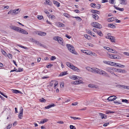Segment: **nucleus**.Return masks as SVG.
<instances>
[{
  "label": "nucleus",
  "mask_w": 129,
  "mask_h": 129,
  "mask_svg": "<svg viewBox=\"0 0 129 129\" xmlns=\"http://www.w3.org/2000/svg\"><path fill=\"white\" fill-rule=\"evenodd\" d=\"M10 28L15 30L25 35L28 34V32L26 30L21 28L12 25L10 26Z\"/></svg>",
  "instance_id": "1"
},
{
  "label": "nucleus",
  "mask_w": 129,
  "mask_h": 129,
  "mask_svg": "<svg viewBox=\"0 0 129 129\" xmlns=\"http://www.w3.org/2000/svg\"><path fill=\"white\" fill-rule=\"evenodd\" d=\"M66 46L71 52L74 54H77V53L75 52L74 48L72 45L70 44H67Z\"/></svg>",
  "instance_id": "2"
},
{
  "label": "nucleus",
  "mask_w": 129,
  "mask_h": 129,
  "mask_svg": "<svg viewBox=\"0 0 129 129\" xmlns=\"http://www.w3.org/2000/svg\"><path fill=\"white\" fill-rule=\"evenodd\" d=\"M91 25L94 27L100 29L102 27V25L96 22H93L91 24Z\"/></svg>",
  "instance_id": "3"
},
{
  "label": "nucleus",
  "mask_w": 129,
  "mask_h": 129,
  "mask_svg": "<svg viewBox=\"0 0 129 129\" xmlns=\"http://www.w3.org/2000/svg\"><path fill=\"white\" fill-rule=\"evenodd\" d=\"M20 111L18 115V117L20 119H22V117H23V109L22 107L20 108Z\"/></svg>",
  "instance_id": "4"
},
{
  "label": "nucleus",
  "mask_w": 129,
  "mask_h": 129,
  "mask_svg": "<svg viewBox=\"0 0 129 129\" xmlns=\"http://www.w3.org/2000/svg\"><path fill=\"white\" fill-rule=\"evenodd\" d=\"M116 98V97L115 96H111L108 97L107 100L109 101H112L115 100Z\"/></svg>",
  "instance_id": "5"
},
{
  "label": "nucleus",
  "mask_w": 129,
  "mask_h": 129,
  "mask_svg": "<svg viewBox=\"0 0 129 129\" xmlns=\"http://www.w3.org/2000/svg\"><path fill=\"white\" fill-rule=\"evenodd\" d=\"M114 71L116 72L122 73H126V71L125 70H122L120 69H116V70H114Z\"/></svg>",
  "instance_id": "6"
},
{
  "label": "nucleus",
  "mask_w": 129,
  "mask_h": 129,
  "mask_svg": "<svg viewBox=\"0 0 129 129\" xmlns=\"http://www.w3.org/2000/svg\"><path fill=\"white\" fill-rule=\"evenodd\" d=\"M106 70L107 71L110 73H111L112 70H114H114H116V68H114L113 67H112L111 68L108 67L106 68Z\"/></svg>",
  "instance_id": "7"
},
{
  "label": "nucleus",
  "mask_w": 129,
  "mask_h": 129,
  "mask_svg": "<svg viewBox=\"0 0 129 129\" xmlns=\"http://www.w3.org/2000/svg\"><path fill=\"white\" fill-rule=\"evenodd\" d=\"M19 9H18L13 10H12V12L11 13V15H13L14 14H16L18 13L19 12Z\"/></svg>",
  "instance_id": "8"
},
{
  "label": "nucleus",
  "mask_w": 129,
  "mask_h": 129,
  "mask_svg": "<svg viewBox=\"0 0 129 129\" xmlns=\"http://www.w3.org/2000/svg\"><path fill=\"white\" fill-rule=\"evenodd\" d=\"M72 69L75 71L77 72H80V70L79 69L74 66H73V67H72Z\"/></svg>",
  "instance_id": "9"
},
{
  "label": "nucleus",
  "mask_w": 129,
  "mask_h": 129,
  "mask_svg": "<svg viewBox=\"0 0 129 129\" xmlns=\"http://www.w3.org/2000/svg\"><path fill=\"white\" fill-rule=\"evenodd\" d=\"M82 83L81 80H78L76 81H74L71 82V83L72 84H76L80 83Z\"/></svg>",
  "instance_id": "10"
},
{
  "label": "nucleus",
  "mask_w": 129,
  "mask_h": 129,
  "mask_svg": "<svg viewBox=\"0 0 129 129\" xmlns=\"http://www.w3.org/2000/svg\"><path fill=\"white\" fill-rule=\"evenodd\" d=\"M96 69H97V72L96 73L97 74H99L100 75H102L103 72L104 71H103L100 69H98L97 68H96Z\"/></svg>",
  "instance_id": "11"
},
{
  "label": "nucleus",
  "mask_w": 129,
  "mask_h": 129,
  "mask_svg": "<svg viewBox=\"0 0 129 129\" xmlns=\"http://www.w3.org/2000/svg\"><path fill=\"white\" fill-rule=\"evenodd\" d=\"M86 31L88 33L90 34L91 35L93 36V37H96V36L94 35V33L91 32L89 30H86Z\"/></svg>",
  "instance_id": "12"
},
{
  "label": "nucleus",
  "mask_w": 129,
  "mask_h": 129,
  "mask_svg": "<svg viewBox=\"0 0 129 129\" xmlns=\"http://www.w3.org/2000/svg\"><path fill=\"white\" fill-rule=\"evenodd\" d=\"M102 75L104 76L107 77L108 78H110V76L109 74L106 73V72L104 71H103Z\"/></svg>",
  "instance_id": "13"
},
{
  "label": "nucleus",
  "mask_w": 129,
  "mask_h": 129,
  "mask_svg": "<svg viewBox=\"0 0 129 129\" xmlns=\"http://www.w3.org/2000/svg\"><path fill=\"white\" fill-rule=\"evenodd\" d=\"M71 77H70V78L71 79L74 80H75L76 79H78L79 78V79L81 78V77L80 78L79 77L74 75H73L72 76H71Z\"/></svg>",
  "instance_id": "14"
},
{
  "label": "nucleus",
  "mask_w": 129,
  "mask_h": 129,
  "mask_svg": "<svg viewBox=\"0 0 129 129\" xmlns=\"http://www.w3.org/2000/svg\"><path fill=\"white\" fill-rule=\"evenodd\" d=\"M55 105L53 103H52L51 105H50L46 107H45V108L46 109H48L52 107H53L55 106Z\"/></svg>",
  "instance_id": "15"
},
{
  "label": "nucleus",
  "mask_w": 129,
  "mask_h": 129,
  "mask_svg": "<svg viewBox=\"0 0 129 129\" xmlns=\"http://www.w3.org/2000/svg\"><path fill=\"white\" fill-rule=\"evenodd\" d=\"M120 4L121 5H126L127 3V0H120Z\"/></svg>",
  "instance_id": "16"
},
{
  "label": "nucleus",
  "mask_w": 129,
  "mask_h": 129,
  "mask_svg": "<svg viewBox=\"0 0 129 129\" xmlns=\"http://www.w3.org/2000/svg\"><path fill=\"white\" fill-rule=\"evenodd\" d=\"M99 115L100 116L102 119H103V118L106 119L107 118V116L104 114L102 113H99Z\"/></svg>",
  "instance_id": "17"
},
{
  "label": "nucleus",
  "mask_w": 129,
  "mask_h": 129,
  "mask_svg": "<svg viewBox=\"0 0 129 129\" xmlns=\"http://www.w3.org/2000/svg\"><path fill=\"white\" fill-rule=\"evenodd\" d=\"M66 64L67 66L72 69V67H73L74 65L70 62H67L66 63Z\"/></svg>",
  "instance_id": "18"
},
{
  "label": "nucleus",
  "mask_w": 129,
  "mask_h": 129,
  "mask_svg": "<svg viewBox=\"0 0 129 129\" xmlns=\"http://www.w3.org/2000/svg\"><path fill=\"white\" fill-rule=\"evenodd\" d=\"M90 12L92 13L96 14H99L100 13V11L94 10H91Z\"/></svg>",
  "instance_id": "19"
},
{
  "label": "nucleus",
  "mask_w": 129,
  "mask_h": 129,
  "mask_svg": "<svg viewBox=\"0 0 129 129\" xmlns=\"http://www.w3.org/2000/svg\"><path fill=\"white\" fill-rule=\"evenodd\" d=\"M57 25L58 26L60 27H65V25H64L63 24L60 22H58L57 23Z\"/></svg>",
  "instance_id": "20"
},
{
  "label": "nucleus",
  "mask_w": 129,
  "mask_h": 129,
  "mask_svg": "<svg viewBox=\"0 0 129 129\" xmlns=\"http://www.w3.org/2000/svg\"><path fill=\"white\" fill-rule=\"evenodd\" d=\"M48 119H46V118H44L39 123L41 124H43L44 123L46 122L47 121H48Z\"/></svg>",
  "instance_id": "21"
},
{
  "label": "nucleus",
  "mask_w": 129,
  "mask_h": 129,
  "mask_svg": "<svg viewBox=\"0 0 129 129\" xmlns=\"http://www.w3.org/2000/svg\"><path fill=\"white\" fill-rule=\"evenodd\" d=\"M46 33L44 32L40 31L38 33V35L40 36H45Z\"/></svg>",
  "instance_id": "22"
},
{
  "label": "nucleus",
  "mask_w": 129,
  "mask_h": 129,
  "mask_svg": "<svg viewBox=\"0 0 129 129\" xmlns=\"http://www.w3.org/2000/svg\"><path fill=\"white\" fill-rule=\"evenodd\" d=\"M92 17L96 20H98L99 19V17L96 14H92Z\"/></svg>",
  "instance_id": "23"
},
{
  "label": "nucleus",
  "mask_w": 129,
  "mask_h": 129,
  "mask_svg": "<svg viewBox=\"0 0 129 129\" xmlns=\"http://www.w3.org/2000/svg\"><path fill=\"white\" fill-rule=\"evenodd\" d=\"M53 3L55 5H56L57 7H59L60 6V4L59 3L56 1H53Z\"/></svg>",
  "instance_id": "24"
},
{
  "label": "nucleus",
  "mask_w": 129,
  "mask_h": 129,
  "mask_svg": "<svg viewBox=\"0 0 129 129\" xmlns=\"http://www.w3.org/2000/svg\"><path fill=\"white\" fill-rule=\"evenodd\" d=\"M114 59H119L121 58V57L120 56H118L117 54H114Z\"/></svg>",
  "instance_id": "25"
},
{
  "label": "nucleus",
  "mask_w": 129,
  "mask_h": 129,
  "mask_svg": "<svg viewBox=\"0 0 129 129\" xmlns=\"http://www.w3.org/2000/svg\"><path fill=\"white\" fill-rule=\"evenodd\" d=\"M36 43L37 45L40 46H41L43 47L44 48H45V46L44 45L41 44V43L39 42V41H36Z\"/></svg>",
  "instance_id": "26"
},
{
  "label": "nucleus",
  "mask_w": 129,
  "mask_h": 129,
  "mask_svg": "<svg viewBox=\"0 0 129 129\" xmlns=\"http://www.w3.org/2000/svg\"><path fill=\"white\" fill-rule=\"evenodd\" d=\"M81 51L82 52L85 53L86 54L88 55H90V53L89 52V51H86L85 50H81Z\"/></svg>",
  "instance_id": "27"
},
{
  "label": "nucleus",
  "mask_w": 129,
  "mask_h": 129,
  "mask_svg": "<svg viewBox=\"0 0 129 129\" xmlns=\"http://www.w3.org/2000/svg\"><path fill=\"white\" fill-rule=\"evenodd\" d=\"M12 90L13 91V92L15 93H20L22 94V93L21 91H19L18 90L16 89H12Z\"/></svg>",
  "instance_id": "28"
},
{
  "label": "nucleus",
  "mask_w": 129,
  "mask_h": 129,
  "mask_svg": "<svg viewBox=\"0 0 129 129\" xmlns=\"http://www.w3.org/2000/svg\"><path fill=\"white\" fill-rule=\"evenodd\" d=\"M115 18H114V17L110 18L108 19V21L112 22L115 20Z\"/></svg>",
  "instance_id": "29"
},
{
  "label": "nucleus",
  "mask_w": 129,
  "mask_h": 129,
  "mask_svg": "<svg viewBox=\"0 0 129 129\" xmlns=\"http://www.w3.org/2000/svg\"><path fill=\"white\" fill-rule=\"evenodd\" d=\"M104 48L105 49H106L109 52H112V51H111V50H112V49H111L110 48L106 46L104 47Z\"/></svg>",
  "instance_id": "30"
},
{
  "label": "nucleus",
  "mask_w": 129,
  "mask_h": 129,
  "mask_svg": "<svg viewBox=\"0 0 129 129\" xmlns=\"http://www.w3.org/2000/svg\"><path fill=\"white\" fill-rule=\"evenodd\" d=\"M67 73V72H61L59 74V76H61L67 74L68 73Z\"/></svg>",
  "instance_id": "31"
},
{
  "label": "nucleus",
  "mask_w": 129,
  "mask_h": 129,
  "mask_svg": "<svg viewBox=\"0 0 129 129\" xmlns=\"http://www.w3.org/2000/svg\"><path fill=\"white\" fill-rule=\"evenodd\" d=\"M108 26L109 27H110L111 28H115L116 27L112 24H109L108 25Z\"/></svg>",
  "instance_id": "32"
},
{
  "label": "nucleus",
  "mask_w": 129,
  "mask_h": 129,
  "mask_svg": "<svg viewBox=\"0 0 129 129\" xmlns=\"http://www.w3.org/2000/svg\"><path fill=\"white\" fill-rule=\"evenodd\" d=\"M97 33L101 37H102V36H103V35L101 31L100 30L97 31Z\"/></svg>",
  "instance_id": "33"
},
{
  "label": "nucleus",
  "mask_w": 129,
  "mask_h": 129,
  "mask_svg": "<svg viewBox=\"0 0 129 129\" xmlns=\"http://www.w3.org/2000/svg\"><path fill=\"white\" fill-rule=\"evenodd\" d=\"M90 72L92 73H96L97 72V69L94 68H91Z\"/></svg>",
  "instance_id": "34"
},
{
  "label": "nucleus",
  "mask_w": 129,
  "mask_h": 129,
  "mask_svg": "<svg viewBox=\"0 0 129 129\" xmlns=\"http://www.w3.org/2000/svg\"><path fill=\"white\" fill-rule=\"evenodd\" d=\"M125 66L124 65L121 64L120 63H118L117 64V67L119 68H124Z\"/></svg>",
  "instance_id": "35"
},
{
  "label": "nucleus",
  "mask_w": 129,
  "mask_h": 129,
  "mask_svg": "<svg viewBox=\"0 0 129 129\" xmlns=\"http://www.w3.org/2000/svg\"><path fill=\"white\" fill-rule=\"evenodd\" d=\"M111 34L110 33H109L108 34V36L106 37V38L108 39H111V38H113V37L111 36H110Z\"/></svg>",
  "instance_id": "36"
},
{
  "label": "nucleus",
  "mask_w": 129,
  "mask_h": 129,
  "mask_svg": "<svg viewBox=\"0 0 129 129\" xmlns=\"http://www.w3.org/2000/svg\"><path fill=\"white\" fill-rule=\"evenodd\" d=\"M84 36L85 38L88 40H90L91 39V37L90 36H88L87 34L84 35Z\"/></svg>",
  "instance_id": "37"
},
{
  "label": "nucleus",
  "mask_w": 129,
  "mask_h": 129,
  "mask_svg": "<svg viewBox=\"0 0 129 129\" xmlns=\"http://www.w3.org/2000/svg\"><path fill=\"white\" fill-rule=\"evenodd\" d=\"M1 52L3 53V54L5 56H7V54L6 53L3 49H1Z\"/></svg>",
  "instance_id": "38"
},
{
  "label": "nucleus",
  "mask_w": 129,
  "mask_h": 129,
  "mask_svg": "<svg viewBox=\"0 0 129 129\" xmlns=\"http://www.w3.org/2000/svg\"><path fill=\"white\" fill-rule=\"evenodd\" d=\"M40 101L42 102L45 103L46 100L43 98H42L39 100Z\"/></svg>",
  "instance_id": "39"
},
{
  "label": "nucleus",
  "mask_w": 129,
  "mask_h": 129,
  "mask_svg": "<svg viewBox=\"0 0 129 129\" xmlns=\"http://www.w3.org/2000/svg\"><path fill=\"white\" fill-rule=\"evenodd\" d=\"M72 17L73 18H77V19L79 21H81L82 20V19L80 17H79L78 16L77 17H74L72 16Z\"/></svg>",
  "instance_id": "40"
},
{
  "label": "nucleus",
  "mask_w": 129,
  "mask_h": 129,
  "mask_svg": "<svg viewBox=\"0 0 129 129\" xmlns=\"http://www.w3.org/2000/svg\"><path fill=\"white\" fill-rule=\"evenodd\" d=\"M7 56L9 58L11 59L12 58V54H11L9 53L8 54Z\"/></svg>",
  "instance_id": "41"
},
{
  "label": "nucleus",
  "mask_w": 129,
  "mask_h": 129,
  "mask_svg": "<svg viewBox=\"0 0 129 129\" xmlns=\"http://www.w3.org/2000/svg\"><path fill=\"white\" fill-rule=\"evenodd\" d=\"M90 5L91 7H96V5L94 3H92L90 4Z\"/></svg>",
  "instance_id": "42"
},
{
  "label": "nucleus",
  "mask_w": 129,
  "mask_h": 129,
  "mask_svg": "<svg viewBox=\"0 0 129 129\" xmlns=\"http://www.w3.org/2000/svg\"><path fill=\"white\" fill-rule=\"evenodd\" d=\"M114 112L113 111H111L109 110L107 111L106 112V113L107 114H108L109 113H114Z\"/></svg>",
  "instance_id": "43"
},
{
  "label": "nucleus",
  "mask_w": 129,
  "mask_h": 129,
  "mask_svg": "<svg viewBox=\"0 0 129 129\" xmlns=\"http://www.w3.org/2000/svg\"><path fill=\"white\" fill-rule=\"evenodd\" d=\"M23 71V69L20 68H19L18 69L17 72H21Z\"/></svg>",
  "instance_id": "44"
},
{
  "label": "nucleus",
  "mask_w": 129,
  "mask_h": 129,
  "mask_svg": "<svg viewBox=\"0 0 129 129\" xmlns=\"http://www.w3.org/2000/svg\"><path fill=\"white\" fill-rule=\"evenodd\" d=\"M88 86L89 87L91 88H94L95 86L91 84H89L88 85Z\"/></svg>",
  "instance_id": "45"
},
{
  "label": "nucleus",
  "mask_w": 129,
  "mask_h": 129,
  "mask_svg": "<svg viewBox=\"0 0 129 129\" xmlns=\"http://www.w3.org/2000/svg\"><path fill=\"white\" fill-rule=\"evenodd\" d=\"M63 39L62 40H60L59 41H58V42L61 45H62L63 44Z\"/></svg>",
  "instance_id": "46"
},
{
  "label": "nucleus",
  "mask_w": 129,
  "mask_h": 129,
  "mask_svg": "<svg viewBox=\"0 0 129 129\" xmlns=\"http://www.w3.org/2000/svg\"><path fill=\"white\" fill-rule=\"evenodd\" d=\"M118 63H115V62H113L112 63V66H115V67H117V64Z\"/></svg>",
  "instance_id": "47"
},
{
  "label": "nucleus",
  "mask_w": 129,
  "mask_h": 129,
  "mask_svg": "<svg viewBox=\"0 0 129 129\" xmlns=\"http://www.w3.org/2000/svg\"><path fill=\"white\" fill-rule=\"evenodd\" d=\"M114 54H109V57L114 59Z\"/></svg>",
  "instance_id": "48"
},
{
  "label": "nucleus",
  "mask_w": 129,
  "mask_h": 129,
  "mask_svg": "<svg viewBox=\"0 0 129 129\" xmlns=\"http://www.w3.org/2000/svg\"><path fill=\"white\" fill-rule=\"evenodd\" d=\"M116 9L119 10L120 11H123L124 9L123 8H116Z\"/></svg>",
  "instance_id": "49"
},
{
  "label": "nucleus",
  "mask_w": 129,
  "mask_h": 129,
  "mask_svg": "<svg viewBox=\"0 0 129 129\" xmlns=\"http://www.w3.org/2000/svg\"><path fill=\"white\" fill-rule=\"evenodd\" d=\"M0 93L3 95V96L7 98L8 97V96L6 95H5L1 91H0Z\"/></svg>",
  "instance_id": "50"
},
{
  "label": "nucleus",
  "mask_w": 129,
  "mask_h": 129,
  "mask_svg": "<svg viewBox=\"0 0 129 129\" xmlns=\"http://www.w3.org/2000/svg\"><path fill=\"white\" fill-rule=\"evenodd\" d=\"M70 128L71 129H76V127L75 126L72 125H70Z\"/></svg>",
  "instance_id": "51"
},
{
  "label": "nucleus",
  "mask_w": 129,
  "mask_h": 129,
  "mask_svg": "<svg viewBox=\"0 0 129 129\" xmlns=\"http://www.w3.org/2000/svg\"><path fill=\"white\" fill-rule=\"evenodd\" d=\"M58 36L54 37L53 38V39L56 41H57V40H58Z\"/></svg>",
  "instance_id": "52"
},
{
  "label": "nucleus",
  "mask_w": 129,
  "mask_h": 129,
  "mask_svg": "<svg viewBox=\"0 0 129 129\" xmlns=\"http://www.w3.org/2000/svg\"><path fill=\"white\" fill-rule=\"evenodd\" d=\"M111 51H112V52H111L114 53H117V52L116 50H113L112 49V50H111Z\"/></svg>",
  "instance_id": "53"
},
{
  "label": "nucleus",
  "mask_w": 129,
  "mask_h": 129,
  "mask_svg": "<svg viewBox=\"0 0 129 129\" xmlns=\"http://www.w3.org/2000/svg\"><path fill=\"white\" fill-rule=\"evenodd\" d=\"M12 124H10L7 127V129H10L11 127Z\"/></svg>",
  "instance_id": "54"
},
{
  "label": "nucleus",
  "mask_w": 129,
  "mask_h": 129,
  "mask_svg": "<svg viewBox=\"0 0 129 129\" xmlns=\"http://www.w3.org/2000/svg\"><path fill=\"white\" fill-rule=\"evenodd\" d=\"M43 18V17L42 16H40L39 15L38 16V18L39 19L41 20L42 19V18Z\"/></svg>",
  "instance_id": "55"
},
{
  "label": "nucleus",
  "mask_w": 129,
  "mask_h": 129,
  "mask_svg": "<svg viewBox=\"0 0 129 129\" xmlns=\"http://www.w3.org/2000/svg\"><path fill=\"white\" fill-rule=\"evenodd\" d=\"M50 1L49 0H48L47 1H46L45 2L44 4H48L49 3V2H50Z\"/></svg>",
  "instance_id": "56"
},
{
  "label": "nucleus",
  "mask_w": 129,
  "mask_h": 129,
  "mask_svg": "<svg viewBox=\"0 0 129 129\" xmlns=\"http://www.w3.org/2000/svg\"><path fill=\"white\" fill-rule=\"evenodd\" d=\"M56 59V57L55 56H52L51 58V60H53Z\"/></svg>",
  "instance_id": "57"
},
{
  "label": "nucleus",
  "mask_w": 129,
  "mask_h": 129,
  "mask_svg": "<svg viewBox=\"0 0 129 129\" xmlns=\"http://www.w3.org/2000/svg\"><path fill=\"white\" fill-rule=\"evenodd\" d=\"M64 16L65 17L68 18V16H69V14L67 13H64L63 14Z\"/></svg>",
  "instance_id": "58"
},
{
  "label": "nucleus",
  "mask_w": 129,
  "mask_h": 129,
  "mask_svg": "<svg viewBox=\"0 0 129 129\" xmlns=\"http://www.w3.org/2000/svg\"><path fill=\"white\" fill-rule=\"evenodd\" d=\"M128 101V100L126 99H122V102H124L126 103H127Z\"/></svg>",
  "instance_id": "59"
},
{
  "label": "nucleus",
  "mask_w": 129,
  "mask_h": 129,
  "mask_svg": "<svg viewBox=\"0 0 129 129\" xmlns=\"http://www.w3.org/2000/svg\"><path fill=\"white\" fill-rule=\"evenodd\" d=\"M87 44L89 46H91V47H93V45L92 44L90 43H87Z\"/></svg>",
  "instance_id": "60"
},
{
  "label": "nucleus",
  "mask_w": 129,
  "mask_h": 129,
  "mask_svg": "<svg viewBox=\"0 0 129 129\" xmlns=\"http://www.w3.org/2000/svg\"><path fill=\"white\" fill-rule=\"evenodd\" d=\"M53 65L52 64H50L49 65H47L46 67L48 68H49L52 66Z\"/></svg>",
  "instance_id": "61"
},
{
  "label": "nucleus",
  "mask_w": 129,
  "mask_h": 129,
  "mask_svg": "<svg viewBox=\"0 0 129 129\" xmlns=\"http://www.w3.org/2000/svg\"><path fill=\"white\" fill-rule=\"evenodd\" d=\"M115 0H110V3L112 4H114V1Z\"/></svg>",
  "instance_id": "62"
},
{
  "label": "nucleus",
  "mask_w": 129,
  "mask_h": 129,
  "mask_svg": "<svg viewBox=\"0 0 129 129\" xmlns=\"http://www.w3.org/2000/svg\"><path fill=\"white\" fill-rule=\"evenodd\" d=\"M108 64L112 66L113 62H111V61H108Z\"/></svg>",
  "instance_id": "63"
},
{
  "label": "nucleus",
  "mask_w": 129,
  "mask_h": 129,
  "mask_svg": "<svg viewBox=\"0 0 129 129\" xmlns=\"http://www.w3.org/2000/svg\"><path fill=\"white\" fill-rule=\"evenodd\" d=\"M123 53L125 55H126L128 56H129V53L125 52Z\"/></svg>",
  "instance_id": "64"
}]
</instances>
